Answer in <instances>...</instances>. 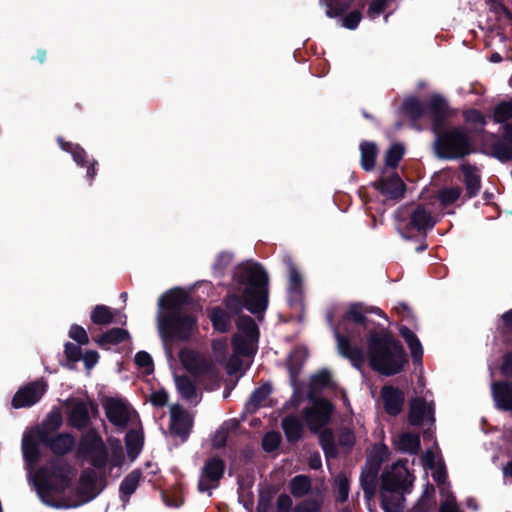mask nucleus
Listing matches in <instances>:
<instances>
[{"label":"nucleus","instance_id":"6","mask_svg":"<svg viewBox=\"0 0 512 512\" xmlns=\"http://www.w3.org/2000/svg\"><path fill=\"white\" fill-rule=\"evenodd\" d=\"M363 326H354V324H341L333 327L334 337L337 342L339 354L348 359L352 366L361 369L364 365L366 356L361 346Z\"/></svg>","mask_w":512,"mask_h":512},{"label":"nucleus","instance_id":"41","mask_svg":"<svg viewBox=\"0 0 512 512\" xmlns=\"http://www.w3.org/2000/svg\"><path fill=\"white\" fill-rule=\"evenodd\" d=\"M312 488L311 479L307 475H297L290 480L289 489L296 498L309 494Z\"/></svg>","mask_w":512,"mask_h":512},{"label":"nucleus","instance_id":"35","mask_svg":"<svg viewBox=\"0 0 512 512\" xmlns=\"http://www.w3.org/2000/svg\"><path fill=\"white\" fill-rule=\"evenodd\" d=\"M39 442L32 435L25 434L22 439L23 458L29 465L37 464L41 459Z\"/></svg>","mask_w":512,"mask_h":512},{"label":"nucleus","instance_id":"15","mask_svg":"<svg viewBox=\"0 0 512 512\" xmlns=\"http://www.w3.org/2000/svg\"><path fill=\"white\" fill-rule=\"evenodd\" d=\"M98 474L92 468L84 469L79 477V484L76 488V495L80 501L70 507H77L95 499L100 490H97Z\"/></svg>","mask_w":512,"mask_h":512},{"label":"nucleus","instance_id":"21","mask_svg":"<svg viewBox=\"0 0 512 512\" xmlns=\"http://www.w3.org/2000/svg\"><path fill=\"white\" fill-rule=\"evenodd\" d=\"M425 417L431 425L435 423L434 403L428 404L423 397H414L409 402L408 423L411 426H421Z\"/></svg>","mask_w":512,"mask_h":512},{"label":"nucleus","instance_id":"18","mask_svg":"<svg viewBox=\"0 0 512 512\" xmlns=\"http://www.w3.org/2000/svg\"><path fill=\"white\" fill-rule=\"evenodd\" d=\"M372 186L378 190L386 200L399 201L404 198L406 184L400 178L397 172L388 177H381L372 183Z\"/></svg>","mask_w":512,"mask_h":512},{"label":"nucleus","instance_id":"7","mask_svg":"<svg viewBox=\"0 0 512 512\" xmlns=\"http://www.w3.org/2000/svg\"><path fill=\"white\" fill-rule=\"evenodd\" d=\"M76 457L88 460L93 468L100 472V477L106 475L109 462V452L101 435L95 428H89L79 440Z\"/></svg>","mask_w":512,"mask_h":512},{"label":"nucleus","instance_id":"44","mask_svg":"<svg viewBox=\"0 0 512 512\" xmlns=\"http://www.w3.org/2000/svg\"><path fill=\"white\" fill-rule=\"evenodd\" d=\"M317 434H319V443L325 453V456L336 457L337 447L333 431L330 428H322Z\"/></svg>","mask_w":512,"mask_h":512},{"label":"nucleus","instance_id":"39","mask_svg":"<svg viewBox=\"0 0 512 512\" xmlns=\"http://www.w3.org/2000/svg\"><path fill=\"white\" fill-rule=\"evenodd\" d=\"M398 450L411 455L418 454L421 448L420 436L416 433L406 432L398 440Z\"/></svg>","mask_w":512,"mask_h":512},{"label":"nucleus","instance_id":"32","mask_svg":"<svg viewBox=\"0 0 512 512\" xmlns=\"http://www.w3.org/2000/svg\"><path fill=\"white\" fill-rule=\"evenodd\" d=\"M130 338V334L123 328H111L95 338V342L102 348L108 345H118Z\"/></svg>","mask_w":512,"mask_h":512},{"label":"nucleus","instance_id":"51","mask_svg":"<svg viewBox=\"0 0 512 512\" xmlns=\"http://www.w3.org/2000/svg\"><path fill=\"white\" fill-rule=\"evenodd\" d=\"M281 434L278 431H269L262 438V449L267 453L276 451L281 444Z\"/></svg>","mask_w":512,"mask_h":512},{"label":"nucleus","instance_id":"24","mask_svg":"<svg viewBox=\"0 0 512 512\" xmlns=\"http://www.w3.org/2000/svg\"><path fill=\"white\" fill-rule=\"evenodd\" d=\"M337 387L338 385L333 381L331 372L328 369H322L311 376L308 385L307 399L313 400L319 398L318 394L322 390L326 388L336 390Z\"/></svg>","mask_w":512,"mask_h":512},{"label":"nucleus","instance_id":"57","mask_svg":"<svg viewBox=\"0 0 512 512\" xmlns=\"http://www.w3.org/2000/svg\"><path fill=\"white\" fill-rule=\"evenodd\" d=\"M292 512H321V503L316 499H305L297 503Z\"/></svg>","mask_w":512,"mask_h":512},{"label":"nucleus","instance_id":"33","mask_svg":"<svg viewBox=\"0 0 512 512\" xmlns=\"http://www.w3.org/2000/svg\"><path fill=\"white\" fill-rule=\"evenodd\" d=\"M379 472L363 467L360 474V485L367 501L374 498L377 490Z\"/></svg>","mask_w":512,"mask_h":512},{"label":"nucleus","instance_id":"49","mask_svg":"<svg viewBox=\"0 0 512 512\" xmlns=\"http://www.w3.org/2000/svg\"><path fill=\"white\" fill-rule=\"evenodd\" d=\"M462 189L458 186L443 188L438 193V200L443 207L454 204L461 196Z\"/></svg>","mask_w":512,"mask_h":512},{"label":"nucleus","instance_id":"1","mask_svg":"<svg viewBox=\"0 0 512 512\" xmlns=\"http://www.w3.org/2000/svg\"><path fill=\"white\" fill-rule=\"evenodd\" d=\"M431 131L435 136L433 147L439 159L458 160L474 152L473 141L466 127L447 126L452 113L447 100L432 94L427 101Z\"/></svg>","mask_w":512,"mask_h":512},{"label":"nucleus","instance_id":"13","mask_svg":"<svg viewBox=\"0 0 512 512\" xmlns=\"http://www.w3.org/2000/svg\"><path fill=\"white\" fill-rule=\"evenodd\" d=\"M108 421L121 429L128 426L131 416V406L123 399L108 397L103 403Z\"/></svg>","mask_w":512,"mask_h":512},{"label":"nucleus","instance_id":"22","mask_svg":"<svg viewBox=\"0 0 512 512\" xmlns=\"http://www.w3.org/2000/svg\"><path fill=\"white\" fill-rule=\"evenodd\" d=\"M38 442L48 448L57 457L70 453L76 445L75 437L68 432L56 433L51 436H45L43 434L42 439Z\"/></svg>","mask_w":512,"mask_h":512},{"label":"nucleus","instance_id":"19","mask_svg":"<svg viewBox=\"0 0 512 512\" xmlns=\"http://www.w3.org/2000/svg\"><path fill=\"white\" fill-rule=\"evenodd\" d=\"M380 399L387 415L396 417L402 413L405 405V393L399 387L384 385L380 390Z\"/></svg>","mask_w":512,"mask_h":512},{"label":"nucleus","instance_id":"26","mask_svg":"<svg viewBox=\"0 0 512 512\" xmlns=\"http://www.w3.org/2000/svg\"><path fill=\"white\" fill-rule=\"evenodd\" d=\"M281 427L289 444L298 443L304 436L303 422L296 414L286 415L281 421Z\"/></svg>","mask_w":512,"mask_h":512},{"label":"nucleus","instance_id":"2","mask_svg":"<svg viewBox=\"0 0 512 512\" xmlns=\"http://www.w3.org/2000/svg\"><path fill=\"white\" fill-rule=\"evenodd\" d=\"M234 280L239 293H228L223 299L226 312L231 317L242 315L246 308L250 313L263 315L269 303V277L263 266L256 262L238 265Z\"/></svg>","mask_w":512,"mask_h":512},{"label":"nucleus","instance_id":"14","mask_svg":"<svg viewBox=\"0 0 512 512\" xmlns=\"http://www.w3.org/2000/svg\"><path fill=\"white\" fill-rule=\"evenodd\" d=\"M435 224L436 222L433 219L431 212L422 204H417L411 210L409 214V221L401 235L405 239H410L411 237L407 235V233L416 230L426 237L427 232L432 230Z\"/></svg>","mask_w":512,"mask_h":512},{"label":"nucleus","instance_id":"40","mask_svg":"<svg viewBox=\"0 0 512 512\" xmlns=\"http://www.w3.org/2000/svg\"><path fill=\"white\" fill-rule=\"evenodd\" d=\"M361 166L365 171L374 169L377 158V146L373 142L364 141L360 144Z\"/></svg>","mask_w":512,"mask_h":512},{"label":"nucleus","instance_id":"42","mask_svg":"<svg viewBox=\"0 0 512 512\" xmlns=\"http://www.w3.org/2000/svg\"><path fill=\"white\" fill-rule=\"evenodd\" d=\"M125 446L128 456L132 460L135 459L143 447L142 435L134 429L129 430L125 436Z\"/></svg>","mask_w":512,"mask_h":512},{"label":"nucleus","instance_id":"12","mask_svg":"<svg viewBox=\"0 0 512 512\" xmlns=\"http://www.w3.org/2000/svg\"><path fill=\"white\" fill-rule=\"evenodd\" d=\"M225 462L218 456L208 458L201 469L198 482L199 492H206L217 488L225 473Z\"/></svg>","mask_w":512,"mask_h":512},{"label":"nucleus","instance_id":"54","mask_svg":"<svg viewBox=\"0 0 512 512\" xmlns=\"http://www.w3.org/2000/svg\"><path fill=\"white\" fill-rule=\"evenodd\" d=\"M135 364L145 370L147 374H150L154 370L153 359L151 355L146 351H139L136 353L134 358Z\"/></svg>","mask_w":512,"mask_h":512},{"label":"nucleus","instance_id":"63","mask_svg":"<svg viewBox=\"0 0 512 512\" xmlns=\"http://www.w3.org/2000/svg\"><path fill=\"white\" fill-rule=\"evenodd\" d=\"M228 440V430L223 427L219 428L212 439V447L215 449L224 448Z\"/></svg>","mask_w":512,"mask_h":512},{"label":"nucleus","instance_id":"64","mask_svg":"<svg viewBox=\"0 0 512 512\" xmlns=\"http://www.w3.org/2000/svg\"><path fill=\"white\" fill-rule=\"evenodd\" d=\"M169 399V395L165 389L152 392L150 402L155 407H164Z\"/></svg>","mask_w":512,"mask_h":512},{"label":"nucleus","instance_id":"10","mask_svg":"<svg viewBox=\"0 0 512 512\" xmlns=\"http://www.w3.org/2000/svg\"><path fill=\"white\" fill-rule=\"evenodd\" d=\"M406 461H398L391 470H386L381 475V491L395 493L402 497L409 492L410 483L407 480L405 468Z\"/></svg>","mask_w":512,"mask_h":512},{"label":"nucleus","instance_id":"59","mask_svg":"<svg viewBox=\"0 0 512 512\" xmlns=\"http://www.w3.org/2000/svg\"><path fill=\"white\" fill-rule=\"evenodd\" d=\"M389 492H380L381 508L384 512H399V504L393 499Z\"/></svg>","mask_w":512,"mask_h":512},{"label":"nucleus","instance_id":"20","mask_svg":"<svg viewBox=\"0 0 512 512\" xmlns=\"http://www.w3.org/2000/svg\"><path fill=\"white\" fill-rule=\"evenodd\" d=\"M179 359L183 367L195 377L206 375L212 370V363L192 349H181Z\"/></svg>","mask_w":512,"mask_h":512},{"label":"nucleus","instance_id":"60","mask_svg":"<svg viewBox=\"0 0 512 512\" xmlns=\"http://www.w3.org/2000/svg\"><path fill=\"white\" fill-rule=\"evenodd\" d=\"M361 19V12L359 10H354L343 18V26L347 29L354 30L358 27Z\"/></svg>","mask_w":512,"mask_h":512},{"label":"nucleus","instance_id":"28","mask_svg":"<svg viewBox=\"0 0 512 512\" xmlns=\"http://www.w3.org/2000/svg\"><path fill=\"white\" fill-rule=\"evenodd\" d=\"M207 315L212 327L219 333H228L232 327L231 314L220 306L207 308Z\"/></svg>","mask_w":512,"mask_h":512},{"label":"nucleus","instance_id":"27","mask_svg":"<svg viewBox=\"0 0 512 512\" xmlns=\"http://www.w3.org/2000/svg\"><path fill=\"white\" fill-rule=\"evenodd\" d=\"M463 173V183L465 185L466 197L468 199L477 196L481 189V176L476 166L463 164L461 166Z\"/></svg>","mask_w":512,"mask_h":512},{"label":"nucleus","instance_id":"61","mask_svg":"<svg viewBox=\"0 0 512 512\" xmlns=\"http://www.w3.org/2000/svg\"><path fill=\"white\" fill-rule=\"evenodd\" d=\"M500 373L506 378H512V350L505 352L502 356Z\"/></svg>","mask_w":512,"mask_h":512},{"label":"nucleus","instance_id":"43","mask_svg":"<svg viewBox=\"0 0 512 512\" xmlns=\"http://www.w3.org/2000/svg\"><path fill=\"white\" fill-rule=\"evenodd\" d=\"M90 319L95 325L106 326L114 322V314L110 307L98 304L92 309Z\"/></svg>","mask_w":512,"mask_h":512},{"label":"nucleus","instance_id":"4","mask_svg":"<svg viewBox=\"0 0 512 512\" xmlns=\"http://www.w3.org/2000/svg\"><path fill=\"white\" fill-rule=\"evenodd\" d=\"M367 358L372 370L384 376L400 373L408 362L401 342L384 330H369L367 337Z\"/></svg>","mask_w":512,"mask_h":512},{"label":"nucleus","instance_id":"29","mask_svg":"<svg viewBox=\"0 0 512 512\" xmlns=\"http://www.w3.org/2000/svg\"><path fill=\"white\" fill-rule=\"evenodd\" d=\"M401 112L411 121H419L423 116L429 117L427 103L424 104L417 97H408L404 99L401 105Z\"/></svg>","mask_w":512,"mask_h":512},{"label":"nucleus","instance_id":"11","mask_svg":"<svg viewBox=\"0 0 512 512\" xmlns=\"http://www.w3.org/2000/svg\"><path fill=\"white\" fill-rule=\"evenodd\" d=\"M66 408L67 424L78 431H83L91 425V415L88 403L81 398H68L63 403Z\"/></svg>","mask_w":512,"mask_h":512},{"label":"nucleus","instance_id":"53","mask_svg":"<svg viewBox=\"0 0 512 512\" xmlns=\"http://www.w3.org/2000/svg\"><path fill=\"white\" fill-rule=\"evenodd\" d=\"M272 389L269 384H263L262 386L256 388L249 397V404L254 408H258L262 405V403L267 399L270 395Z\"/></svg>","mask_w":512,"mask_h":512},{"label":"nucleus","instance_id":"38","mask_svg":"<svg viewBox=\"0 0 512 512\" xmlns=\"http://www.w3.org/2000/svg\"><path fill=\"white\" fill-rule=\"evenodd\" d=\"M274 485H267L259 490L256 512H273V500L277 494Z\"/></svg>","mask_w":512,"mask_h":512},{"label":"nucleus","instance_id":"46","mask_svg":"<svg viewBox=\"0 0 512 512\" xmlns=\"http://www.w3.org/2000/svg\"><path fill=\"white\" fill-rule=\"evenodd\" d=\"M175 383L183 398L190 400L196 396V385L187 375L176 376Z\"/></svg>","mask_w":512,"mask_h":512},{"label":"nucleus","instance_id":"9","mask_svg":"<svg viewBox=\"0 0 512 512\" xmlns=\"http://www.w3.org/2000/svg\"><path fill=\"white\" fill-rule=\"evenodd\" d=\"M193 416L181 405H173L170 409L169 434L180 443H185L192 431Z\"/></svg>","mask_w":512,"mask_h":512},{"label":"nucleus","instance_id":"50","mask_svg":"<svg viewBox=\"0 0 512 512\" xmlns=\"http://www.w3.org/2000/svg\"><path fill=\"white\" fill-rule=\"evenodd\" d=\"M492 153L495 158L502 162L512 160V142L497 141L492 145Z\"/></svg>","mask_w":512,"mask_h":512},{"label":"nucleus","instance_id":"5","mask_svg":"<svg viewBox=\"0 0 512 512\" xmlns=\"http://www.w3.org/2000/svg\"><path fill=\"white\" fill-rule=\"evenodd\" d=\"M71 466L63 459L55 458L48 466L40 467L35 473V485L41 500L54 506L50 499L52 492L63 493L71 485Z\"/></svg>","mask_w":512,"mask_h":512},{"label":"nucleus","instance_id":"48","mask_svg":"<svg viewBox=\"0 0 512 512\" xmlns=\"http://www.w3.org/2000/svg\"><path fill=\"white\" fill-rule=\"evenodd\" d=\"M510 119H512V101H502L497 104L493 110L494 122L504 125Z\"/></svg>","mask_w":512,"mask_h":512},{"label":"nucleus","instance_id":"37","mask_svg":"<svg viewBox=\"0 0 512 512\" xmlns=\"http://www.w3.org/2000/svg\"><path fill=\"white\" fill-rule=\"evenodd\" d=\"M236 326L249 341H258L260 336L259 328L251 316L245 314L239 315L236 320Z\"/></svg>","mask_w":512,"mask_h":512},{"label":"nucleus","instance_id":"55","mask_svg":"<svg viewBox=\"0 0 512 512\" xmlns=\"http://www.w3.org/2000/svg\"><path fill=\"white\" fill-rule=\"evenodd\" d=\"M336 486V501L339 503L346 502L349 494V480L347 479V477L344 475L338 476L336 479Z\"/></svg>","mask_w":512,"mask_h":512},{"label":"nucleus","instance_id":"25","mask_svg":"<svg viewBox=\"0 0 512 512\" xmlns=\"http://www.w3.org/2000/svg\"><path fill=\"white\" fill-rule=\"evenodd\" d=\"M63 425V416L60 408L53 407L50 412L43 419L41 424L36 427L35 435L37 440L42 439V435L51 436L58 433V430Z\"/></svg>","mask_w":512,"mask_h":512},{"label":"nucleus","instance_id":"17","mask_svg":"<svg viewBox=\"0 0 512 512\" xmlns=\"http://www.w3.org/2000/svg\"><path fill=\"white\" fill-rule=\"evenodd\" d=\"M46 388L47 384L43 380L19 388L12 398V406L16 409L33 406L45 394Z\"/></svg>","mask_w":512,"mask_h":512},{"label":"nucleus","instance_id":"52","mask_svg":"<svg viewBox=\"0 0 512 512\" xmlns=\"http://www.w3.org/2000/svg\"><path fill=\"white\" fill-rule=\"evenodd\" d=\"M352 0H334L327 3L326 15L329 18L342 16L351 6Z\"/></svg>","mask_w":512,"mask_h":512},{"label":"nucleus","instance_id":"34","mask_svg":"<svg viewBox=\"0 0 512 512\" xmlns=\"http://www.w3.org/2000/svg\"><path fill=\"white\" fill-rule=\"evenodd\" d=\"M367 310H363L360 304H352L343 316L341 324H354V326H363L368 328L371 320L365 316Z\"/></svg>","mask_w":512,"mask_h":512},{"label":"nucleus","instance_id":"45","mask_svg":"<svg viewBox=\"0 0 512 512\" xmlns=\"http://www.w3.org/2000/svg\"><path fill=\"white\" fill-rule=\"evenodd\" d=\"M435 488L432 484L427 483L425 489L414 506L415 512H429L431 507L435 504Z\"/></svg>","mask_w":512,"mask_h":512},{"label":"nucleus","instance_id":"23","mask_svg":"<svg viewBox=\"0 0 512 512\" xmlns=\"http://www.w3.org/2000/svg\"><path fill=\"white\" fill-rule=\"evenodd\" d=\"M491 396L496 409L512 411V381L497 380L491 384Z\"/></svg>","mask_w":512,"mask_h":512},{"label":"nucleus","instance_id":"31","mask_svg":"<svg viewBox=\"0 0 512 512\" xmlns=\"http://www.w3.org/2000/svg\"><path fill=\"white\" fill-rule=\"evenodd\" d=\"M389 455L390 451L386 444H374L371 451L367 454L364 467L379 472L383 462Z\"/></svg>","mask_w":512,"mask_h":512},{"label":"nucleus","instance_id":"47","mask_svg":"<svg viewBox=\"0 0 512 512\" xmlns=\"http://www.w3.org/2000/svg\"><path fill=\"white\" fill-rule=\"evenodd\" d=\"M405 149L401 143L392 144L385 153V165L395 169L403 158Z\"/></svg>","mask_w":512,"mask_h":512},{"label":"nucleus","instance_id":"30","mask_svg":"<svg viewBox=\"0 0 512 512\" xmlns=\"http://www.w3.org/2000/svg\"><path fill=\"white\" fill-rule=\"evenodd\" d=\"M399 334L405 340L410 349L413 363H421L423 358V348L416 334L405 325H401L399 327Z\"/></svg>","mask_w":512,"mask_h":512},{"label":"nucleus","instance_id":"8","mask_svg":"<svg viewBox=\"0 0 512 512\" xmlns=\"http://www.w3.org/2000/svg\"><path fill=\"white\" fill-rule=\"evenodd\" d=\"M309 401L312 403V406L302 410V418L309 430L317 434L330 423L334 412V405L327 398H315Z\"/></svg>","mask_w":512,"mask_h":512},{"label":"nucleus","instance_id":"62","mask_svg":"<svg viewBox=\"0 0 512 512\" xmlns=\"http://www.w3.org/2000/svg\"><path fill=\"white\" fill-rule=\"evenodd\" d=\"M292 506V498L288 494L282 493L276 500L275 512H290L292 510Z\"/></svg>","mask_w":512,"mask_h":512},{"label":"nucleus","instance_id":"56","mask_svg":"<svg viewBox=\"0 0 512 512\" xmlns=\"http://www.w3.org/2000/svg\"><path fill=\"white\" fill-rule=\"evenodd\" d=\"M69 337L79 345H87L89 343V337L86 330L78 324L71 325L69 329Z\"/></svg>","mask_w":512,"mask_h":512},{"label":"nucleus","instance_id":"3","mask_svg":"<svg viewBox=\"0 0 512 512\" xmlns=\"http://www.w3.org/2000/svg\"><path fill=\"white\" fill-rule=\"evenodd\" d=\"M191 304L189 293L181 287H174L163 293L158 299V329L161 339L167 346L174 342H187L197 326V317L185 312Z\"/></svg>","mask_w":512,"mask_h":512},{"label":"nucleus","instance_id":"36","mask_svg":"<svg viewBox=\"0 0 512 512\" xmlns=\"http://www.w3.org/2000/svg\"><path fill=\"white\" fill-rule=\"evenodd\" d=\"M141 476V471L135 469L124 477L119 486V494L122 501H128L130 496L136 491Z\"/></svg>","mask_w":512,"mask_h":512},{"label":"nucleus","instance_id":"16","mask_svg":"<svg viewBox=\"0 0 512 512\" xmlns=\"http://www.w3.org/2000/svg\"><path fill=\"white\" fill-rule=\"evenodd\" d=\"M288 269L287 299L290 306L299 305L303 299V279L293 259L285 255L282 259Z\"/></svg>","mask_w":512,"mask_h":512},{"label":"nucleus","instance_id":"58","mask_svg":"<svg viewBox=\"0 0 512 512\" xmlns=\"http://www.w3.org/2000/svg\"><path fill=\"white\" fill-rule=\"evenodd\" d=\"M64 354L66 359L73 363L82 359V350L79 344L67 342L64 346Z\"/></svg>","mask_w":512,"mask_h":512}]
</instances>
